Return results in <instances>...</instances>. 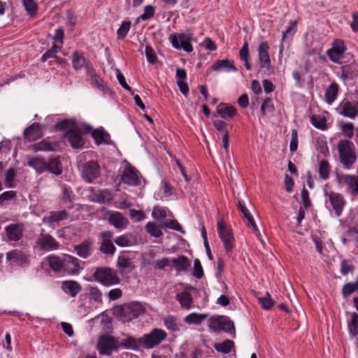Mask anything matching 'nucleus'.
<instances>
[{
    "label": "nucleus",
    "mask_w": 358,
    "mask_h": 358,
    "mask_svg": "<svg viewBox=\"0 0 358 358\" xmlns=\"http://www.w3.org/2000/svg\"><path fill=\"white\" fill-rule=\"evenodd\" d=\"M87 280L90 282L95 281L106 287L116 285L120 282L117 271L107 266L95 268L91 278Z\"/></svg>",
    "instance_id": "f257e3e1"
},
{
    "label": "nucleus",
    "mask_w": 358,
    "mask_h": 358,
    "mask_svg": "<svg viewBox=\"0 0 358 358\" xmlns=\"http://www.w3.org/2000/svg\"><path fill=\"white\" fill-rule=\"evenodd\" d=\"M338 151L341 163L344 169H349L356 162L357 155L354 143L348 140H341L338 143Z\"/></svg>",
    "instance_id": "f03ea898"
},
{
    "label": "nucleus",
    "mask_w": 358,
    "mask_h": 358,
    "mask_svg": "<svg viewBox=\"0 0 358 358\" xmlns=\"http://www.w3.org/2000/svg\"><path fill=\"white\" fill-rule=\"evenodd\" d=\"M61 129H69L66 132V138L73 148H80L84 145V141L81 134L73 129L74 122L69 120H64L57 124Z\"/></svg>",
    "instance_id": "7ed1b4c3"
},
{
    "label": "nucleus",
    "mask_w": 358,
    "mask_h": 358,
    "mask_svg": "<svg viewBox=\"0 0 358 358\" xmlns=\"http://www.w3.org/2000/svg\"><path fill=\"white\" fill-rule=\"evenodd\" d=\"M167 334L161 329H154L149 334H145L141 337L143 347L146 349H152L159 345L166 339Z\"/></svg>",
    "instance_id": "20e7f679"
},
{
    "label": "nucleus",
    "mask_w": 358,
    "mask_h": 358,
    "mask_svg": "<svg viewBox=\"0 0 358 358\" xmlns=\"http://www.w3.org/2000/svg\"><path fill=\"white\" fill-rule=\"evenodd\" d=\"M60 243L50 234L41 233L36 238L34 248L39 251L50 252L57 250Z\"/></svg>",
    "instance_id": "39448f33"
},
{
    "label": "nucleus",
    "mask_w": 358,
    "mask_h": 358,
    "mask_svg": "<svg viewBox=\"0 0 358 358\" xmlns=\"http://www.w3.org/2000/svg\"><path fill=\"white\" fill-rule=\"evenodd\" d=\"M144 312L142 304L138 302H133L123 305L120 308L121 320L123 322H129L138 317Z\"/></svg>",
    "instance_id": "423d86ee"
},
{
    "label": "nucleus",
    "mask_w": 358,
    "mask_h": 358,
    "mask_svg": "<svg viewBox=\"0 0 358 358\" xmlns=\"http://www.w3.org/2000/svg\"><path fill=\"white\" fill-rule=\"evenodd\" d=\"M208 327L215 332L221 331L225 332L234 331V322L224 316L210 318L208 320Z\"/></svg>",
    "instance_id": "0eeeda50"
},
{
    "label": "nucleus",
    "mask_w": 358,
    "mask_h": 358,
    "mask_svg": "<svg viewBox=\"0 0 358 358\" xmlns=\"http://www.w3.org/2000/svg\"><path fill=\"white\" fill-rule=\"evenodd\" d=\"M217 232L220 238L223 242L225 251L227 253L231 252L234 248V238L231 229L227 227L223 222H218Z\"/></svg>",
    "instance_id": "6e6552de"
},
{
    "label": "nucleus",
    "mask_w": 358,
    "mask_h": 358,
    "mask_svg": "<svg viewBox=\"0 0 358 358\" xmlns=\"http://www.w3.org/2000/svg\"><path fill=\"white\" fill-rule=\"evenodd\" d=\"M100 166L96 162L90 161L83 164L81 176L87 182H92L100 176Z\"/></svg>",
    "instance_id": "1a4fd4ad"
},
{
    "label": "nucleus",
    "mask_w": 358,
    "mask_h": 358,
    "mask_svg": "<svg viewBox=\"0 0 358 358\" xmlns=\"http://www.w3.org/2000/svg\"><path fill=\"white\" fill-rule=\"evenodd\" d=\"M347 50V48L344 42L341 40H335L332 43V46L327 51V55L329 59L336 64H341L342 59L344 57V53Z\"/></svg>",
    "instance_id": "9d476101"
},
{
    "label": "nucleus",
    "mask_w": 358,
    "mask_h": 358,
    "mask_svg": "<svg viewBox=\"0 0 358 358\" xmlns=\"http://www.w3.org/2000/svg\"><path fill=\"white\" fill-rule=\"evenodd\" d=\"M169 41L176 49H182L187 52L193 50L190 43L191 37L185 34H172L169 36Z\"/></svg>",
    "instance_id": "9b49d317"
},
{
    "label": "nucleus",
    "mask_w": 358,
    "mask_h": 358,
    "mask_svg": "<svg viewBox=\"0 0 358 358\" xmlns=\"http://www.w3.org/2000/svg\"><path fill=\"white\" fill-rule=\"evenodd\" d=\"M97 349L101 355H110L114 350L117 349V341L112 336H102L99 339Z\"/></svg>",
    "instance_id": "f8f14e48"
},
{
    "label": "nucleus",
    "mask_w": 358,
    "mask_h": 358,
    "mask_svg": "<svg viewBox=\"0 0 358 358\" xmlns=\"http://www.w3.org/2000/svg\"><path fill=\"white\" fill-rule=\"evenodd\" d=\"M117 266L119 273L122 276L131 273L135 268L132 258L127 252H121L117 258Z\"/></svg>",
    "instance_id": "ddd939ff"
},
{
    "label": "nucleus",
    "mask_w": 358,
    "mask_h": 358,
    "mask_svg": "<svg viewBox=\"0 0 358 358\" xmlns=\"http://www.w3.org/2000/svg\"><path fill=\"white\" fill-rule=\"evenodd\" d=\"M121 178L124 184L129 186H138L141 184L139 172L129 164L122 171Z\"/></svg>",
    "instance_id": "4468645a"
},
{
    "label": "nucleus",
    "mask_w": 358,
    "mask_h": 358,
    "mask_svg": "<svg viewBox=\"0 0 358 358\" xmlns=\"http://www.w3.org/2000/svg\"><path fill=\"white\" fill-rule=\"evenodd\" d=\"M337 180L340 185L347 187L350 194L358 196V177L351 174L337 175Z\"/></svg>",
    "instance_id": "2eb2a0df"
},
{
    "label": "nucleus",
    "mask_w": 358,
    "mask_h": 358,
    "mask_svg": "<svg viewBox=\"0 0 358 358\" xmlns=\"http://www.w3.org/2000/svg\"><path fill=\"white\" fill-rule=\"evenodd\" d=\"M269 45L267 41L262 42L257 48L258 62L262 69L271 71V59L268 53Z\"/></svg>",
    "instance_id": "dca6fc26"
},
{
    "label": "nucleus",
    "mask_w": 358,
    "mask_h": 358,
    "mask_svg": "<svg viewBox=\"0 0 358 358\" xmlns=\"http://www.w3.org/2000/svg\"><path fill=\"white\" fill-rule=\"evenodd\" d=\"M326 196L328 197V200L334 210L335 215L337 217L340 216L346 203L343 196L340 193L334 192L329 194L326 193Z\"/></svg>",
    "instance_id": "f3484780"
},
{
    "label": "nucleus",
    "mask_w": 358,
    "mask_h": 358,
    "mask_svg": "<svg viewBox=\"0 0 358 358\" xmlns=\"http://www.w3.org/2000/svg\"><path fill=\"white\" fill-rule=\"evenodd\" d=\"M24 225L21 223L10 224L5 227V233L8 241H20L24 233Z\"/></svg>",
    "instance_id": "a211bd4d"
},
{
    "label": "nucleus",
    "mask_w": 358,
    "mask_h": 358,
    "mask_svg": "<svg viewBox=\"0 0 358 358\" xmlns=\"http://www.w3.org/2000/svg\"><path fill=\"white\" fill-rule=\"evenodd\" d=\"M108 221L110 225L119 230L125 229L129 223V220L122 213L117 211L110 212Z\"/></svg>",
    "instance_id": "6ab92c4d"
},
{
    "label": "nucleus",
    "mask_w": 358,
    "mask_h": 358,
    "mask_svg": "<svg viewBox=\"0 0 358 358\" xmlns=\"http://www.w3.org/2000/svg\"><path fill=\"white\" fill-rule=\"evenodd\" d=\"M80 266L78 259L71 255L64 257L62 273L68 275H75L78 273Z\"/></svg>",
    "instance_id": "aec40b11"
},
{
    "label": "nucleus",
    "mask_w": 358,
    "mask_h": 358,
    "mask_svg": "<svg viewBox=\"0 0 358 358\" xmlns=\"http://www.w3.org/2000/svg\"><path fill=\"white\" fill-rule=\"evenodd\" d=\"M47 162L43 157L39 156H28L27 166L34 169L38 174L47 171Z\"/></svg>",
    "instance_id": "412c9836"
},
{
    "label": "nucleus",
    "mask_w": 358,
    "mask_h": 358,
    "mask_svg": "<svg viewBox=\"0 0 358 358\" xmlns=\"http://www.w3.org/2000/svg\"><path fill=\"white\" fill-rule=\"evenodd\" d=\"M43 136V132L38 122H34L24 131V138L29 141H36Z\"/></svg>",
    "instance_id": "4be33fe9"
},
{
    "label": "nucleus",
    "mask_w": 358,
    "mask_h": 358,
    "mask_svg": "<svg viewBox=\"0 0 358 358\" xmlns=\"http://www.w3.org/2000/svg\"><path fill=\"white\" fill-rule=\"evenodd\" d=\"M74 250L79 257L83 259L87 258L92 252L93 241L90 239L85 240L80 244L76 245Z\"/></svg>",
    "instance_id": "5701e85b"
},
{
    "label": "nucleus",
    "mask_w": 358,
    "mask_h": 358,
    "mask_svg": "<svg viewBox=\"0 0 358 358\" xmlns=\"http://www.w3.org/2000/svg\"><path fill=\"white\" fill-rule=\"evenodd\" d=\"M6 258L15 264L22 265L29 262V256L22 250H13L6 253Z\"/></svg>",
    "instance_id": "b1692460"
},
{
    "label": "nucleus",
    "mask_w": 358,
    "mask_h": 358,
    "mask_svg": "<svg viewBox=\"0 0 358 358\" xmlns=\"http://www.w3.org/2000/svg\"><path fill=\"white\" fill-rule=\"evenodd\" d=\"M72 65L73 69L77 71L80 70L83 67H85L87 72L89 67H93L92 64L78 52H75L73 54Z\"/></svg>",
    "instance_id": "393cba45"
},
{
    "label": "nucleus",
    "mask_w": 358,
    "mask_h": 358,
    "mask_svg": "<svg viewBox=\"0 0 358 358\" xmlns=\"http://www.w3.org/2000/svg\"><path fill=\"white\" fill-rule=\"evenodd\" d=\"M62 289L67 294L75 297L81 291V285L74 280H64L62 282Z\"/></svg>",
    "instance_id": "a878e982"
},
{
    "label": "nucleus",
    "mask_w": 358,
    "mask_h": 358,
    "mask_svg": "<svg viewBox=\"0 0 358 358\" xmlns=\"http://www.w3.org/2000/svg\"><path fill=\"white\" fill-rule=\"evenodd\" d=\"M212 69L215 71H236L237 69L234 65V62L229 59L217 60L212 66Z\"/></svg>",
    "instance_id": "bb28decb"
},
{
    "label": "nucleus",
    "mask_w": 358,
    "mask_h": 358,
    "mask_svg": "<svg viewBox=\"0 0 358 358\" xmlns=\"http://www.w3.org/2000/svg\"><path fill=\"white\" fill-rule=\"evenodd\" d=\"M176 298L182 308L189 310L192 307L193 298L189 292L187 291L179 292L176 294Z\"/></svg>",
    "instance_id": "cd10ccee"
},
{
    "label": "nucleus",
    "mask_w": 358,
    "mask_h": 358,
    "mask_svg": "<svg viewBox=\"0 0 358 358\" xmlns=\"http://www.w3.org/2000/svg\"><path fill=\"white\" fill-rule=\"evenodd\" d=\"M216 113L223 119L231 118L236 114L234 107L227 106L226 103H220L216 109Z\"/></svg>",
    "instance_id": "c85d7f7f"
},
{
    "label": "nucleus",
    "mask_w": 358,
    "mask_h": 358,
    "mask_svg": "<svg viewBox=\"0 0 358 358\" xmlns=\"http://www.w3.org/2000/svg\"><path fill=\"white\" fill-rule=\"evenodd\" d=\"M171 264L177 271H186L190 266V262L184 255L171 259Z\"/></svg>",
    "instance_id": "c756f323"
},
{
    "label": "nucleus",
    "mask_w": 358,
    "mask_h": 358,
    "mask_svg": "<svg viewBox=\"0 0 358 358\" xmlns=\"http://www.w3.org/2000/svg\"><path fill=\"white\" fill-rule=\"evenodd\" d=\"M46 167L47 171L56 176H59L62 173V166L59 157L50 158Z\"/></svg>",
    "instance_id": "7c9ffc66"
},
{
    "label": "nucleus",
    "mask_w": 358,
    "mask_h": 358,
    "mask_svg": "<svg viewBox=\"0 0 358 358\" xmlns=\"http://www.w3.org/2000/svg\"><path fill=\"white\" fill-rule=\"evenodd\" d=\"M341 114L345 117L355 118L358 113V108L354 106L351 102L346 101L341 106Z\"/></svg>",
    "instance_id": "2f4dec72"
},
{
    "label": "nucleus",
    "mask_w": 358,
    "mask_h": 358,
    "mask_svg": "<svg viewBox=\"0 0 358 358\" xmlns=\"http://www.w3.org/2000/svg\"><path fill=\"white\" fill-rule=\"evenodd\" d=\"M87 76L90 78V84L93 87H96L100 90L104 89L103 80L95 73L93 67H89L88 71L86 72Z\"/></svg>",
    "instance_id": "473e14b6"
},
{
    "label": "nucleus",
    "mask_w": 358,
    "mask_h": 358,
    "mask_svg": "<svg viewBox=\"0 0 358 358\" xmlns=\"http://www.w3.org/2000/svg\"><path fill=\"white\" fill-rule=\"evenodd\" d=\"M48 261L51 269L56 273H62L64 258L61 259L57 256L51 255L48 257Z\"/></svg>",
    "instance_id": "72a5a7b5"
},
{
    "label": "nucleus",
    "mask_w": 358,
    "mask_h": 358,
    "mask_svg": "<svg viewBox=\"0 0 358 358\" xmlns=\"http://www.w3.org/2000/svg\"><path fill=\"white\" fill-rule=\"evenodd\" d=\"M122 345L126 349L136 350L139 349L140 347H143L141 337L136 339L132 336H127V338L122 341Z\"/></svg>",
    "instance_id": "f704fd0d"
},
{
    "label": "nucleus",
    "mask_w": 358,
    "mask_h": 358,
    "mask_svg": "<svg viewBox=\"0 0 358 358\" xmlns=\"http://www.w3.org/2000/svg\"><path fill=\"white\" fill-rule=\"evenodd\" d=\"M338 92V85L336 83H332L325 91L326 101L331 104L337 97Z\"/></svg>",
    "instance_id": "c9c22d12"
},
{
    "label": "nucleus",
    "mask_w": 358,
    "mask_h": 358,
    "mask_svg": "<svg viewBox=\"0 0 358 358\" xmlns=\"http://www.w3.org/2000/svg\"><path fill=\"white\" fill-rule=\"evenodd\" d=\"M55 145L46 139H43L41 142L36 143L31 145V150L34 152L38 151H54Z\"/></svg>",
    "instance_id": "e433bc0d"
},
{
    "label": "nucleus",
    "mask_w": 358,
    "mask_h": 358,
    "mask_svg": "<svg viewBox=\"0 0 358 358\" xmlns=\"http://www.w3.org/2000/svg\"><path fill=\"white\" fill-rule=\"evenodd\" d=\"M240 59L244 62V66L247 70L250 71L252 66L249 62V46L248 42H245L239 52Z\"/></svg>",
    "instance_id": "4c0bfd02"
},
{
    "label": "nucleus",
    "mask_w": 358,
    "mask_h": 358,
    "mask_svg": "<svg viewBox=\"0 0 358 358\" xmlns=\"http://www.w3.org/2000/svg\"><path fill=\"white\" fill-rule=\"evenodd\" d=\"M92 136L94 139L96 144H101L107 143V138L109 136L108 134L105 132L103 129L99 128L94 129L92 132Z\"/></svg>",
    "instance_id": "58836bf2"
},
{
    "label": "nucleus",
    "mask_w": 358,
    "mask_h": 358,
    "mask_svg": "<svg viewBox=\"0 0 358 358\" xmlns=\"http://www.w3.org/2000/svg\"><path fill=\"white\" fill-rule=\"evenodd\" d=\"M164 324L168 329L172 331H178L180 329V324L178 322V319L173 316L169 315L164 319Z\"/></svg>",
    "instance_id": "ea45409f"
},
{
    "label": "nucleus",
    "mask_w": 358,
    "mask_h": 358,
    "mask_svg": "<svg viewBox=\"0 0 358 358\" xmlns=\"http://www.w3.org/2000/svg\"><path fill=\"white\" fill-rule=\"evenodd\" d=\"M207 317L208 315L206 314L192 313L185 317V321L187 324H200L201 322L205 320Z\"/></svg>",
    "instance_id": "a19ab883"
},
{
    "label": "nucleus",
    "mask_w": 358,
    "mask_h": 358,
    "mask_svg": "<svg viewBox=\"0 0 358 358\" xmlns=\"http://www.w3.org/2000/svg\"><path fill=\"white\" fill-rule=\"evenodd\" d=\"M145 229L150 236L155 238H159L163 234L160 227L155 222H148L145 226Z\"/></svg>",
    "instance_id": "79ce46f5"
},
{
    "label": "nucleus",
    "mask_w": 358,
    "mask_h": 358,
    "mask_svg": "<svg viewBox=\"0 0 358 358\" xmlns=\"http://www.w3.org/2000/svg\"><path fill=\"white\" fill-rule=\"evenodd\" d=\"M320 177L323 180H327L330 173V165L327 160L322 159L319 164L318 169Z\"/></svg>",
    "instance_id": "37998d69"
},
{
    "label": "nucleus",
    "mask_w": 358,
    "mask_h": 358,
    "mask_svg": "<svg viewBox=\"0 0 358 358\" xmlns=\"http://www.w3.org/2000/svg\"><path fill=\"white\" fill-rule=\"evenodd\" d=\"M234 342L230 340H226L222 343H216L214 346L215 349L224 354H227L231 352Z\"/></svg>",
    "instance_id": "c03bdc74"
},
{
    "label": "nucleus",
    "mask_w": 358,
    "mask_h": 358,
    "mask_svg": "<svg viewBox=\"0 0 358 358\" xmlns=\"http://www.w3.org/2000/svg\"><path fill=\"white\" fill-rule=\"evenodd\" d=\"M348 331L352 337L358 334V314L354 313L351 322L348 324Z\"/></svg>",
    "instance_id": "a18cd8bd"
},
{
    "label": "nucleus",
    "mask_w": 358,
    "mask_h": 358,
    "mask_svg": "<svg viewBox=\"0 0 358 358\" xmlns=\"http://www.w3.org/2000/svg\"><path fill=\"white\" fill-rule=\"evenodd\" d=\"M259 303L262 308L269 310L274 304V301L269 293L266 292L264 296L258 298Z\"/></svg>",
    "instance_id": "49530a36"
},
{
    "label": "nucleus",
    "mask_w": 358,
    "mask_h": 358,
    "mask_svg": "<svg viewBox=\"0 0 358 358\" xmlns=\"http://www.w3.org/2000/svg\"><path fill=\"white\" fill-rule=\"evenodd\" d=\"M89 297L90 300H92L95 302H102V294L97 287H90Z\"/></svg>",
    "instance_id": "de8ad7c7"
},
{
    "label": "nucleus",
    "mask_w": 358,
    "mask_h": 358,
    "mask_svg": "<svg viewBox=\"0 0 358 358\" xmlns=\"http://www.w3.org/2000/svg\"><path fill=\"white\" fill-rule=\"evenodd\" d=\"M16 173L13 168H10L6 173L5 176V185L6 187L11 188L14 187V180Z\"/></svg>",
    "instance_id": "09e8293b"
},
{
    "label": "nucleus",
    "mask_w": 358,
    "mask_h": 358,
    "mask_svg": "<svg viewBox=\"0 0 358 358\" xmlns=\"http://www.w3.org/2000/svg\"><path fill=\"white\" fill-rule=\"evenodd\" d=\"M357 280L355 282H349L343 285L342 288V294L344 297H348L353 292L357 290Z\"/></svg>",
    "instance_id": "8fccbe9b"
},
{
    "label": "nucleus",
    "mask_w": 358,
    "mask_h": 358,
    "mask_svg": "<svg viewBox=\"0 0 358 358\" xmlns=\"http://www.w3.org/2000/svg\"><path fill=\"white\" fill-rule=\"evenodd\" d=\"M296 31V21L291 22L290 25L287 28L286 31L282 33L281 44H282L286 38H290L292 39ZM281 45L282 46V45Z\"/></svg>",
    "instance_id": "3c124183"
},
{
    "label": "nucleus",
    "mask_w": 358,
    "mask_h": 358,
    "mask_svg": "<svg viewBox=\"0 0 358 358\" xmlns=\"http://www.w3.org/2000/svg\"><path fill=\"white\" fill-rule=\"evenodd\" d=\"M131 24V23L130 21H124L122 23L120 28L117 31L118 38L123 39L126 37L130 29Z\"/></svg>",
    "instance_id": "603ef678"
},
{
    "label": "nucleus",
    "mask_w": 358,
    "mask_h": 358,
    "mask_svg": "<svg viewBox=\"0 0 358 358\" xmlns=\"http://www.w3.org/2000/svg\"><path fill=\"white\" fill-rule=\"evenodd\" d=\"M68 217V213L66 210L51 212L49 216V220L51 222H59L66 220Z\"/></svg>",
    "instance_id": "864d4df0"
},
{
    "label": "nucleus",
    "mask_w": 358,
    "mask_h": 358,
    "mask_svg": "<svg viewBox=\"0 0 358 358\" xmlns=\"http://www.w3.org/2000/svg\"><path fill=\"white\" fill-rule=\"evenodd\" d=\"M115 247L112 241H102L100 250L106 255H113L115 252Z\"/></svg>",
    "instance_id": "5fc2aeb1"
},
{
    "label": "nucleus",
    "mask_w": 358,
    "mask_h": 358,
    "mask_svg": "<svg viewBox=\"0 0 358 358\" xmlns=\"http://www.w3.org/2000/svg\"><path fill=\"white\" fill-rule=\"evenodd\" d=\"M22 3L25 10L30 15L33 16L36 15L38 10V6L36 3H35L33 0H23Z\"/></svg>",
    "instance_id": "6e6d98bb"
},
{
    "label": "nucleus",
    "mask_w": 358,
    "mask_h": 358,
    "mask_svg": "<svg viewBox=\"0 0 358 358\" xmlns=\"http://www.w3.org/2000/svg\"><path fill=\"white\" fill-rule=\"evenodd\" d=\"M274 109L275 108L272 103V99L268 97L265 99L261 106V113L262 115H265L268 113L273 112Z\"/></svg>",
    "instance_id": "4d7b16f0"
},
{
    "label": "nucleus",
    "mask_w": 358,
    "mask_h": 358,
    "mask_svg": "<svg viewBox=\"0 0 358 358\" xmlns=\"http://www.w3.org/2000/svg\"><path fill=\"white\" fill-rule=\"evenodd\" d=\"M310 122L317 129L322 130L326 129V120L324 117L312 115L310 117Z\"/></svg>",
    "instance_id": "13d9d810"
},
{
    "label": "nucleus",
    "mask_w": 358,
    "mask_h": 358,
    "mask_svg": "<svg viewBox=\"0 0 358 358\" xmlns=\"http://www.w3.org/2000/svg\"><path fill=\"white\" fill-rule=\"evenodd\" d=\"M192 275L198 279L201 278L203 275V268L199 259H195L194 260V269Z\"/></svg>",
    "instance_id": "bf43d9fd"
},
{
    "label": "nucleus",
    "mask_w": 358,
    "mask_h": 358,
    "mask_svg": "<svg viewBox=\"0 0 358 358\" xmlns=\"http://www.w3.org/2000/svg\"><path fill=\"white\" fill-rule=\"evenodd\" d=\"M145 54L148 62L151 64H155L157 62V57L153 48L151 46H145Z\"/></svg>",
    "instance_id": "052dcab7"
},
{
    "label": "nucleus",
    "mask_w": 358,
    "mask_h": 358,
    "mask_svg": "<svg viewBox=\"0 0 358 358\" xmlns=\"http://www.w3.org/2000/svg\"><path fill=\"white\" fill-rule=\"evenodd\" d=\"M74 196H75L74 194H73L72 189L69 187H67V186L63 187L62 199L65 202L72 203L73 201L74 200Z\"/></svg>",
    "instance_id": "680f3d73"
},
{
    "label": "nucleus",
    "mask_w": 358,
    "mask_h": 358,
    "mask_svg": "<svg viewBox=\"0 0 358 358\" xmlns=\"http://www.w3.org/2000/svg\"><path fill=\"white\" fill-rule=\"evenodd\" d=\"M355 269L354 265L347 260H343L341 263V273L342 275H347Z\"/></svg>",
    "instance_id": "e2e57ef3"
},
{
    "label": "nucleus",
    "mask_w": 358,
    "mask_h": 358,
    "mask_svg": "<svg viewBox=\"0 0 358 358\" xmlns=\"http://www.w3.org/2000/svg\"><path fill=\"white\" fill-rule=\"evenodd\" d=\"M298 148V132L296 129L292 130L291 141L289 149L292 152H294Z\"/></svg>",
    "instance_id": "0e129e2a"
},
{
    "label": "nucleus",
    "mask_w": 358,
    "mask_h": 358,
    "mask_svg": "<svg viewBox=\"0 0 358 358\" xmlns=\"http://www.w3.org/2000/svg\"><path fill=\"white\" fill-rule=\"evenodd\" d=\"M155 14V8L152 6H146L144 8L143 13L140 16L142 20H147L153 17Z\"/></svg>",
    "instance_id": "69168bd1"
},
{
    "label": "nucleus",
    "mask_w": 358,
    "mask_h": 358,
    "mask_svg": "<svg viewBox=\"0 0 358 358\" xmlns=\"http://www.w3.org/2000/svg\"><path fill=\"white\" fill-rule=\"evenodd\" d=\"M129 213L131 218L135 220L136 222H141L145 218V214L142 210L131 209Z\"/></svg>",
    "instance_id": "338daca9"
},
{
    "label": "nucleus",
    "mask_w": 358,
    "mask_h": 358,
    "mask_svg": "<svg viewBox=\"0 0 358 358\" xmlns=\"http://www.w3.org/2000/svg\"><path fill=\"white\" fill-rule=\"evenodd\" d=\"M152 215L155 219L164 218L166 217V212L163 208L155 206L152 210Z\"/></svg>",
    "instance_id": "774afa93"
}]
</instances>
